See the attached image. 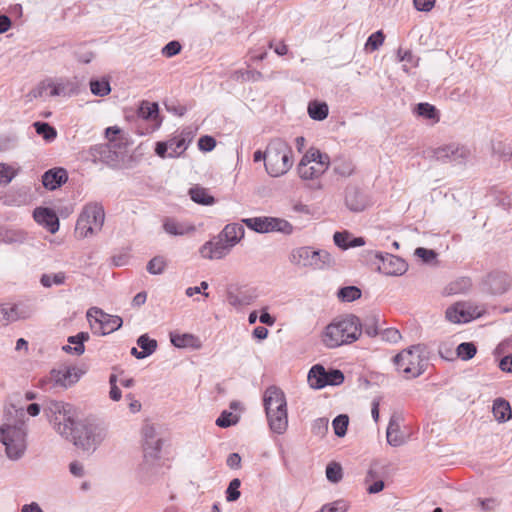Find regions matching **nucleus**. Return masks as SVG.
<instances>
[{"instance_id":"59","label":"nucleus","mask_w":512,"mask_h":512,"mask_svg":"<svg viewBox=\"0 0 512 512\" xmlns=\"http://www.w3.org/2000/svg\"><path fill=\"white\" fill-rule=\"evenodd\" d=\"M216 146V140L209 135H204L198 140V147L201 151L210 152Z\"/></svg>"},{"instance_id":"3","label":"nucleus","mask_w":512,"mask_h":512,"mask_svg":"<svg viewBox=\"0 0 512 512\" xmlns=\"http://www.w3.org/2000/svg\"><path fill=\"white\" fill-rule=\"evenodd\" d=\"M292 148L286 141L274 138L268 143V159L265 169L272 177H279L287 173L293 165Z\"/></svg>"},{"instance_id":"48","label":"nucleus","mask_w":512,"mask_h":512,"mask_svg":"<svg viewBox=\"0 0 512 512\" xmlns=\"http://www.w3.org/2000/svg\"><path fill=\"white\" fill-rule=\"evenodd\" d=\"M159 107L157 103L144 101L140 105L139 115L144 119H154L157 117Z\"/></svg>"},{"instance_id":"36","label":"nucleus","mask_w":512,"mask_h":512,"mask_svg":"<svg viewBox=\"0 0 512 512\" xmlns=\"http://www.w3.org/2000/svg\"><path fill=\"white\" fill-rule=\"evenodd\" d=\"M33 127L35 128L36 133L48 142L53 141L57 137L56 129L47 122H34Z\"/></svg>"},{"instance_id":"51","label":"nucleus","mask_w":512,"mask_h":512,"mask_svg":"<svg viewBox=\"0 0 512 512\" xmlns=\"http://www.w3.org/2000/svg\"><path fill=\"white\" fill-rule=\"evenodd\" d=\"M326 477L332 483H338L342 479V467L336 462H331L326 467Z\"/></svg>"},{"instance_id":"64","label":"nucleus","mask_w":512,"mask_h":512,"mask_svg":"<svg viewBox=\"0 0 512 512\" xmlns=\"http://www.w3.org/2000/svg\"><path fill=\"white\" fill-rule=\"evenodd\" d=\"M328 429V420L326 418H318L314 421L312 431L316 435H323Z\"/></svg>"},{"instance_id":"56","label":"nucleus","mask_w":512,"mask_h":512,"mask_svg":"<svg viewBox=\"0 0 512 512\" xmlns=\"http://www.w3.org/2000/svg\"><path fill=\"white\" fill-rule=\"evenodd\" d=\"M18 319L17 308L15 306L0 308V325H6Z\"/></svg>"},{"instance_id":"40","label":"nucleus","mask_w":512,"mask_h":512,"mask_svg":"<svg viewBox=\"0 0 512 512\" xmlns=\"http://www.w3.org/2000/svg\"><path fill=\"white\" fill-rule=\"evenodd\" d=\"M137 345L142 349L143 356H150L157 349V341L151 339L147 334H142L137 339Z\"/></svg>"},{"instance_id":"63","label":"nucleus","mask_w":512,"mask_h":512,"mask_svg":"<svg viewBox=\"0 0 512 512\" xmlns=\"http://www.w3.org/2000/svg\"><path fill=\"white\" fill-rule=\"evenodd\" d=\"M346 505L344 501H336L331 504L324 505L320 512H345Z\"/></svg>"},{"instance_id":"31","label":"nucleus","mask_w":512,"mask_h":512,"mask_svg":"<svg viewBox=\"0 0 512 512\" xmlns=\"http://www.w3.org/2000/svg\"><path fill=\"white\" fill-rule=\"evenodd\" d=\"M163 229L167 234L172 236H182L194 230L193 227L186 226L185 224L179 223L175 219L169 217L164 219Z\"/></svg>"},{"instance_id":"18","label":"nucleus","mask_w":512,"mask_h":512,"mask_svg":"<svg viewBox=\"0 0 512 512\" xmlns=\"http://www.w3.org/2000/svg\"><path fill=\"white\" fill-rule=\"evenodd\" d=\"M484 290L493 295H501L510 287L509 276L504 272H492L483 282Z\"/></svg>"},{"instance_id":"15","label":"nucleus","mask_w":512,"mask_h":512,"mask_svg":"<svg viewBox=\"0 0 512 512\" xmlns=\"http://www.w3.org/2000/svg\"><path fill=\"white\" fill-rule=\"evenodd\" d=\"M470 152L467 148L456 144H449L434 150L433 157L440 162H455L461 164Z\"/></svg>"},{"instance_id":"32","label":"nucleus","mask_w":512,"mask_h":512,"mask_svg":"<svg viewBox=\"0 0 512 512\" xmlns=\"http://www.w3.org/2000/svg\"><path fill=\"white\" fill-rule=\"evenodd\" d=\"M171 343L178 348H199L200 342L197 337L192 334H171Z\"/></svg>"},{"instance_id":"12","label":"nucleus","mask_w":512,"mask_h":512,"mask_svg":"<svg viewBox=\"0 0 512 512\" xmlns=\"http://www.w3.org/2000/svg\"><path fill=\"white\" fill-rule=\"evenodd\" d=\"M48 89H50V96L66 97L78 92V86L74 81L61 79L57 82L52 80L43 81L31 92V94L34 98L42 97L44 92Z\"/></svg>"},{"instance_id":"27","label":"nucleus","mask_w":512,"mask_h":512,"mask_svg":"<svg viewBox=\"0 0 512 512\" xmlns=\"http://www.w3.org/2000/svg\"><path fill=\"white\" fill-rule=\"evenodd\" d=\"M116 143L100 144L92 148L93 156L98 157L100 161L112 163L118 160V154L115 151Z\"/></svg>"},{"instance_id":"11","label":"nucleus","mask_w":512,"mask_h":512,"mask_svg":"<svg viewBox=\"0 0 512 512\" xmlns=\"http://www.w3.org/2000/svg\"><path fill=\"white\" fill-rule=\"evenodd\" d=\"M344 374L338 369L327 371L322 365L312 366L308 373V382L311 388L322 389L326 386H336L342 384Z\"/></svg>"},{"instance_id":"26","label":"nucleus","mask_w":512,"mask_h":512,"mask_svg":"<svg viewBox=\"0 0 512 512\" xmlns=\"http://www.w3.org/2000/svg\"><path fill=\"white\" fill-rule=\"evenodd\" d=\"M270 429L277 434H283L288 427L287 409L266 413Z\"/></svg>"},{"instance_id":"10","label":"nucleus","mask_w":512,"mask_h":512,"mask_svg":"<svg viewBox=\"0 0 512 512\" xmlns=\"http://www.w3.org/2000/svg\"><path fill=\"white\" fill-rule=\"evenodd\" d=\"M193 135L190 131H182L179 135L159 141L155 146V153L161 158H177L181 156L192 141Z\"/></svg>"},{"instance_id":"20","label":"nucleus","mask_w":512,"mask_h":512,"mask_svg":"<svg viewBox=\"0 0 512 512\" xmlns=\"http://www.w3.org/2000/svg\"><path fill=\"white\" fill-rule=\"evenodd\" d=\"M475 311L467 303H456L446 310V318L452 323H467L474 318Z\"/></svg>"},{"instance_id":"52","label":"nucleus","mask_w":512,"mask_h":512,"mask_svg":"<svg viewBox=\"0 0 512 512\" xmlns=\"http://www.w3.org/2000/svg\"><path fill=\"white\" fill-rule=\"evenodd\" d=\"M354 166L351 161L338 159L334 162V171L336 174L347 177L353 173Z\"/></svg>"},{"instance_id":"7","label":"nucleus","mask_w":512,"mask_h":512,"mask_svg":"<svg viewBox=\"0 0 512 512\" xmlns=\"http://www.w3.org/2000/svg\"><path fill=\"white\" fill-rule=\"evenodd\" d=\"M289 261L301 268L323 269L330 266L333 259L325 250H315L310 246H302L291 251Z\"/></svg>"},{"instance_id":"19","label":"nucleus","mask_w":512,"mask_h":512,"mask_svg":"<svg viewBox=\"0 0 512 512\" xmlns=\"http://www.w3.org/2000/svg\"><path fill=\"white\" fill-rule=\"evenodd\" d=\"M34 220L50 233L54 234L59 230V219L57 214L48 207H37L33 211Z\"/></svg>"},{"instance_id":"57","label":"nucleus","mask_w":512,"mask_h":512,"mask_svg":"<svg viewBox=\"0 0 512 512\" xmlns=\"http://www.w3.org/2000/svg\"><path fill=\"white\" fill-rule=\"evenodd\" d=\"M386 467L384 463L380 460H374L371 463V466L367 472V480H374L376 478H381L383 473L381 470H383Z\"/></svg>"},{"instance_id":"58","label":"nucleus","mask_w":512,"mask_h":512,"mask_svg":"<svg viewBox=\"0 0 512 512\" xmlns=\"http://www.w3.org/2000/svg\"><path fill=\"white\" fill-rule=\"evenodd\" d=\"M351 234L347 231L343 232H335L333 236V240L336 246L341 249H348V242L350 240Z\"/></svg>"},{"instance_id":"6","label":"nucleus","mask_w":512,"mask_h":512,"mask_svg":"<svg viewBox=\"0 0 512 512\" xmlns=\"http://www.w3.org/2000/svg\"><path fill=\"white\" fill-rule=\"evenodd\" d=\"M104 220L105 212L101 204H87L77 219L75 232L79 237L86 238L101 231Z\"/></svg>"},{"instance_id":"21","label":"nucleus","mask_w":512,"mask_h":512,"mask_svg":"<svg viewBox=\"0 0 512 512\" xmlns=\"http://www.w3.org/2000/svg\"><path fill=\"white\" fill-rule=\"evenodd\" d=\"M345 204L352 212H361L368 206L367 197L356 186H348L345 191Z\"/></svg>"},{"instance_id":"54","label":"nucleus","mask_w":512,"mask_h":512,"mask_svg":"<svg viewBox=\"0 0 512 512\" xmlns=\"http://www.w3.org/2000/svg\"><path fill=\"white\" fill-rule=\"evenodd\" d=\"M306 154H312L315 160L312 162L317 165V167L322 166V171L325 172L329 166L330 158L326 153H322L318 149H310Z\"/></svg>"},{"instance_id":"1","label":"nucleus","mask_w":512,"mask_h":512,"mask_svg":"<svg viewBox=\"0 0 512 512\" xmlns=\"http://www.w3.org/2000/svg\"><path fill=\"white\" fill-rule=\"evenodd\" d=\"M44 412L55 431L83 451L93 453L106 437V429L91 418H79L72 404L49 401Z\"/></svg>"},{"instance_id":"55","label":"nucleus","mask_w":512,"mask_h":512,"mask_svg":"<svg viewBox=\"0 0 512 512\" xmlns=\"http://www.w3.org/2000/svg\"><path fill=\"white\" fill-rule=\"evenodd\" d=\"M384 39L385 36L383 32L381 30L376 31L368 37L365 46L367 49L375 51L383 44Z\"/></svg>"},{"instance_id":"61","label":"nucleus","mask_w":512,"mask_h":512,"mask_svg":"<svg viewBox=\"0 0 512 512\" xmlns=\"http://www.w3.org/2000/svg\"><path fill=\"white\" fill-rule=\"evenodd\" d=\"M415 255L421 258L425 263H429L437 257V253L434 250L424 247L416 248Z\"/></svg>"},{"instance_id":"9","label":"nucleus","mask_w":512,"mask_h":512,"mask_svg":"<svg viewBox=\"0 0 512 512\" xmlns=\"http://www.w3.org/2000/svg\"><path fill=\"white\" fill-rule=\"evenodd\" d=\"M251 230L257 233L281 232L290 235L293 232V226L285 219L276 217H252L242 220Z\"/></svg>"},{"instance_id":"8","label":"nucleus","mask_w":512,"mask_h":512,"mask_svg":"<svg viewBox=\"0 0 512 512\" xmlns=\"http://www.w3.org/2000/svg\"><path fill=\"white\" fill-rule=\"evenodd\" d=\"M363 257L367 263L376 265L379 272L388 276L402 275L408 268L405 260L389 253L366 251Z\"/></svg>"},{"instance_id":"49","label":"nucleus","mask_w":512,"mask_h":512,"mask_svg":"<svg viewBox=\"0 0 512 512\" xmlns=\"http://www.w3.org/2000/svg\"><path fill=\"white\" fill-rule=\"evenodd\" d=\"M166 261L162 256L153 257L147 264V271L152 275H159L164 272Z\"/></svg>"},{"instance_id":"45","label":"nucleus","mask_w":512,"mask_h":512,"mask_svg":"<svg viewBox=\"0 0 512 512\" xmlns=\"http://www.w3.org/2000/svg\"><path fill=\"white\" fill-rule=\"evenodd\" d=\"M492 151L504 161L512 160V146L510 144H505L501 141L493 142Z\"/></svg>"},{"instance_id":"44","label":"nucleus","mask_w":512,"mask_h":512,"mask_svg":"<svg viewBox=\"0 0 512 512\" xmlns=\"http://www.w3.org/2000/svg\"><path fill=\"white\" fill-rule=\"evenodd\" d=\"M90 90L96 96H106L110 93L111 87L108 80L93 79L90 81Z\"/></svg>"},{"instance_id":"41","label":"nucleus","mask_w":512,"mask_h":512,"mask_svg":"<svg viewBox=\"0 0 512 512\" xmlns=\"http://www.w3.org/2000/svg\"><path fill=\"white\" fill-rule=\"evenodd\" d=\"M414 112L426 119L435 120L438 121V113L435 106L429 104V103H419L416 105Z\"/></svg>"},{"instance_id":"47","label":"nucleus","mask_w":512,"mask_h":512,"mask_svg":"<svg viewBox=\"0 0 512 512\" xmlns=\"http://www.w3.org/2000/svg\"><path fill=\"white\" fill-rule=\"evenodd\" d=\"M349 424V417L346 414L336 416L332 422L335 435L343 437L346 435Z\"/></svg>"},{"instance_id":"39","label":"nucleus","mask_w":512,"mask_h":512,"mask_svg":"<svg viewBox=\"0 0 512 512\" xmlns=\"http://www.w3.org/2000/svg\"><path fill=\"white\" fill-rule=\"evenodd\" d=\"M163 441L161 438H156L153 440H150L148 442H144V456L150 457L151 459H157L159 458V453L162 449Z\"/></svg>"},{"instance_id":"22","label":"nucleus","mask_w":512,"mask_h":512,"mask_svg":"<svg viewBox=\"0 0 512 512\" xmlns=\"http://www.w3.org/2000/svg\"><path fill=\"white\" fill-rule=\"evenodd\" d=\"M68 180V173L62 167H55L47 170L42 175V184L48 190H56Z\"/></svg>"},{"instance_id":"34","label":"nucleus","mask_w":512,"mask_h":512,"mask_svg":"<svg viewBox=\"0 0 512 512\" xmlns=\"http://www.w3.org/2000/svg\"><path fill=\"white\" fill-rule=\"evenodd\" d=\"M329 112L328 105L325 102L311 101L308 105V114L310 118L322 121L327 118Z\"/></svg>"},{"instance_id":"30","label":"nucleus","mask_w":512,"mask_h":512,"mask_svg":"<svg viewBox=\"0 0 512 512\" xmlns=\"http://www.w3.org/2000/svg\"><path fill=\"white\" fill-rule=\"evenodd\" d=\"M492 411L495 419L500 423H504L512 417L511 406L509 402L503 398L494 400Z\"/></svg>"},{"instance_id":"42","label":"nucleus","mask_w":512,"mask_h":512,"mask_svg":"<svg viewBox=\"0 0 512 512\" xmlns=\"http://www.w3.org/2000/svg\"><path fill=\"white\" fill-rule=\"evenodd\" d=\"M477 352V348L472 342H462L456 348V355L460 359L467 361L472 359Z\"/></svg>"},{"instance_id":"25","label":"nucleus","mask_w":512,"mask_h":512,"mask_svg":"<svg viewBox=\"0 0 512 512\" xmlns=\"http://www.w3.org/2000/svg\"><path fill=\"white\" fill-rule=\"evenodd\" d=\"M158 469L157 459L144 456L136 471L137 478L142 483H150L158 473Z\"/></svg>"},{"instance_id":"17","label":"nucleus","mask_w":512,"mask_h":512,"mask_svg":"<svg viewBox=\"0 0 512 512\" xmlns=\"http://www.w3.org/2000/svg\"><path fill=\"white\" fill-rule=\"evenodd\" d=\"M263 404L266 413L287 409V402L284 392L276 387L269 386L263 395Z\"/></svg>"},{"instance_id":"2","label":"nucleus","mask_w":512,"mask_h":512,"mask_svg":"<svg viewBox=\"0 0 512 512\" xmlns=\"http://www.w3.org/2000/svg\"><path fill=\"white\" fill-rule=\"evenodd\" d=\"M360 334V319L355 315L349 314L334 319L325 328L322 342L328 348H336L356 341Z\"/></svg>"},{"instance_id":"5","label":"nucleus","mask_w":512,"mask_h":512,"mask_svg":"<svg viewBox=\"0 0 512 512\" xmlns=\"http://www.w3.org/2000/svg\"><path fill=\"white\" fill-rule=\"evenodd\" d=\"M422 353L421 345H413L395 355L393 362L397 370L401 371L406 378H416L425 371L427 365V360Z\"/></svg>"},{"instance_id":"29","label":"nucleus","mask_w":512,"mask_h":512,"mask_svg":"<svg viewBox=\"0 0 512 512\" xmlns=\"http://www.w3.org/2000/svg\"><path fill=\"white\" fill-rule=\"evenodd\" d=\"M89 339V334L87 332H79L76 335L69 336L67 341L69 344L74 345L73 347L70 345L63 346V350L67 353H73L75 355H82L85 351L84 343Z\"/></svg>"},{"instance_id":"46","label":"nucleus","mask_w":512,"mask_h":512,"mask_svg":"<svg viewBox=\"0 0 512 512\" xmlns=\"http://www.w3.org/2000/svg\"><path fill=\"white\" fill-rule=\"evenodd\" d=\"M240 416L233 414L227 410L221 412L220 416L216 419V425L221 428H228L236 425L239 422Z\"/></svg>"},{"instance_id":"62","label":"nucleus","mask_w":512,"mask_h":512,"mask_svg":"<svg viewBox=\"0 0 512 512\" xmlns=\"http://www.w3.org/2000/svg\"><path fill=\"white\" fill-rule=\"evenodd\" d=\"M381 338L390 343H396L400 340L401 334L395 328L384 329L381 333Z\"/></svg>"},{"instance_id":"43","label":"nucleus","mask_w":512,"mask_h":512,"mask_svg":"<svg viewBox=\"0 0 512 512\" xmlns=\"http://www.w3.org/2000/svg\"><path fill=\"white\" fill-rule=\"evenodd\" d=\"M66 280L64 272H58L55 274H42L40 277V283L45 288H50L52 285H63Z\"/></svg>"},{"instance_id":"37","label":"nucleus","mask_w":512,"mask_h":512,"mask_svg":"<svg viewBox=\"0 0 512 512\" xmlns=\"http://www.w3.org/2000/svg\"><path fill=\"white\" fill-rule=\"evenodd\" d=\"M379 316L377 314H370L365 317L361 323V331L363 330L368 336L374 337L380 334L378 329Z\"/></svg>"},{"instance_id":"14","label":"nucleus","mask_w":512,"mask_h":512,"mask_svg":"<svg viewBox=\"0 0 512 512\" xmlns=\"http://www.w3.org/2000/svg\"><path fill=\"white\" fill-rule=\"evenodd\" d=\"M233 247L219 234L217 237L204 243L199 250L200 255L205 259H222Z\"/></svg>"},{"instance_id":"38","label":"nucleus","mask_w":512,"mask_h":512,"mask_svg":"<svg viewBox=\"0 0 512 512\" xmlns=\"http://www.w3.org/2000/svg\"><path fill=\"white\" fill-rule=\"evenodd\" d=\"M361 295V290L356 286H345L337 292V296L342 302H353L359 299Z\"/></svg>"},{"instance_id":"53","label":"nucleus","mask_w":512,"mask_h":512,"mask_svg":"<svg viewBox=\"0 0 512 512\" xmlns=\"http://www.w3.org/2000/svg\"><path fill=\"white\" fill-rule=\"evenodd\" d=\"M241 481L238 478H234L230 481L227 489H226V499L228 502H234L240 498V488Z\"/></svg>"},{"instance_id":"23","label":"nucleus","mask_w":512,"mask_h":512,"mask_svg":"<svg viewBox=\"0 0 512 512\" xmlns=\"http://www.w3.org/2000/svg\"><path fill=\"white\" fill-rule=\"evenodd\" d=\"M315 160L312 154H305L300 160L297 170L299 176L304 180H310L314 178H318L324 172L322 171V166L317 167L316 164L312 163Z\"/></svg>"},{"instance_id":"28","label":"nucleus","mask_w":512,"mask_h":512,"mask_svg":"<svg viewBox=\"0 0 512 512\" xmlns=\"http://www.w3.org/2000/svg\"><path fill=\"white\" fill-rule=\"evenodd\" d=\"M244 233L245 230L241 224L231 223L224 227L220 235L234 247L244 237Z\"/></svg>"},{"instance_id":"24","label":"nucleus","mask_w":512,"mask_h":512,"mask_svg":"<svg viewBox=\"0 0 512 512\" xmlns=\"http://www.w3.org/2000/svg\"><path fill=\"white\" fill-rule=\"evenodd\" d=\"M400 416L394 414L389 420L386 431V438L389 445L399 447L405 443V436L400 431Z\"/></svg>"},{"instance_id":"16","label":"nucleus","mask_w":512,"mask_h":512,"mask_svg":"<svg viewBox=\"0 0 512 512\" xmlns=\"http://www.w3.org/2000/svg\"><path fill=\"white\" fill-rule=\"evenodd\" d=\"M82 372L75 367L63 366L52 369L50 372V380L55 386L69 387L75 384L81 377Z\"/></svg>"},{"instance_id":"4","label":"nucleus","mask_w":512,"mask_h":512,"mask_svg":"<svg viewBox=\"0 0 512 512\" xmlns=\"http://www.w3.org/2000/svg\"><path fill=\"white\" fill-rule=\"evenodd\" d=\"M0 442L10 460H19L26 451V429L23 423L3 424L0 427Z\"/></svg>"},{"instance_id":"33","label":"nucleus","mask_w":512,"mask_h":512,"mask_svg":"<svg viewBox=\"0 0 512 512\" xmlns=\"http://www.w3.org/2000/svg\"><path fill=\"white\" fill-rule=\"evenodd\" d=\"M189 195L192 201L200 205L208 206L215 203V198L203 187L196 186L190 188Z\"/></svg>"},{"instance_id":"35","label":"nucleus","mask_w":512,"mask_h":512,"mask_svg":"<svg viewBox=\"0 0 512 512\" xmlns=\"http://www.w3.org/2000/svg\"><path fill=\"white\" fill-rule=\"evenodd\" d=\"M471 287V280L467 277L459 278L455 281L449 283L445 289L444 293L446 295H455L467 292Z\"/></svg>"},{"instance_id":"13","label":"nucleus","mask_w":512,"mask_h":512,"mask_svg":"<svg viewBox=\"0 0 512 512\" xmlns=\"http://www.w3.org/2000/svg\"><path fill=\"white\" fill-rule=\"evenodd\" d=\"M95 318L96 324H99L100 335H107L112 333L123 325V320L120 316H112L103 312L100 308L92 307L87 312V318Z\"/></svg>"},{"instance_id":"50","label":"nucleus","mask_w":512,"mask_h":512,"mask_svg":"<svg viewBox=\"0 0 512 512\" xmlns=\"http://www.w3.org/2000/svg\"><path fill=\"white\" fill-rule=\"evenodd\" d=\"M16 174L17 170L12 166L0 163V186L8 185Z\"/></svg>"},{"instance_id":"60","label":"nucleus","mask_w":512,"mask_h":512,"mask_svg":"<svg viewBox=\"0 0 512 512\" xmlns=\"http://www.w3.org/2000/svg\"><path fill=\"white\" fill-rule=\"evenodd\" d=\"M181 44L176 41V40H173V41H170L169 43H167L163 49H162V54L168 58L170 57H173L177 54L180 53L181 51Z\"/></svg>"}]
</instances>
